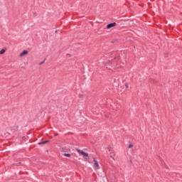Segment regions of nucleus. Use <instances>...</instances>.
<instances>
[{
    "mask_svg": "<svg viewBox=\"0 0 182 182\" xmlns=\"http://www.w3.org/2000/svg\"><path fill=\"white\" fill-rule=\"evenodd\" d=\"M92 160L94 161V168L95 170H99V168H100V166H99V162H97V161L95 158H92Z\"/></svg>",
    "mask_w": 182,
    "mask_h": 182,
    "instance_id": "nucleus-1",
    "label": "nucleus"
},
{
    "mask_svg": "<svg viewBox=\"0 0 182 182\" xmlns=\"http://www.w3.org/2000/svg\"><path fill=\"white\" fill-rule=\"evenodd\" d=\"M77 151L79 154H80L81 156H83V157H87V156H89L88 153H86V152L83 151L82 150L77 149Z\"/></svg>",
    "mask_w": 182,
    "mask_h": 182,
    "instance_id": "nucleus-2",
    "label": "nucleus"
},
{
    "mask_svg": "<svg viewBox=\"0 0 182 182\" xmlns=\"http://www.w3.org/2000/svg\"><path fill=\"white\" fill-rule=\"evenodd\" d=\"M29 53V52L26 50H23L20 54H19V57L20 58H23V56H26V55H28Z\"/></svg>",
    "mask_w": 182,
    "mask_h": 182,
    "instance_id": "nucleus-3",
    "label": "nucleus"
},
{
    "mask_svg": "<svg viewBox=\"0 0 182 182\" xmlns=\"http://www.w3.org/2000/svg\"><path fill=\"white\" fill-rule=\"evenodd\" d=\"M116 26V23H111L107 25V29H111V28H114Z\"/></svg>",
    "mask_w": 182,
    "mask_h": 182,
    "instance_id": "nucleus-4",
    "label": "nucleus"
},
{
    "mask_svg": "<svg viewBox=\"0 0 182 182\" xmlns=\"http://www.w3.org/2000/svg\"><path fill=\"white\" fill-rule=\"evenodd\" d=\"M6 52V49H1L0 50V55H4Z\"/></svg>",
    "mask_w": 182,
    "mask_h": 182,
    "instance_id": "nucleus-5",
    "label": "nucleus"
},
{
    "mask_svg": "<svg viewBox=\"0 0 182 182\" xmlns=\"http://www.w3.org/2000/svg\"><path fill=\"white\" fill-rule=\"evenodd\" d=\"M46 143H49V140H47V141H43V142H40V143H38V144H46Z\"/></svg>",
    "mask_w": 182,
    "mask_h": 182,
    "instance_id": "nucleus-6",
    "label": "nucleus"
},
{
    "mask_svg": "<svg viewBox=\"0 0 182 182\" xmlns=\"http://www.w3.org/2000/svg\"><path fill=\"white\" fill-rule=\"evenodd\" d=\"M65 157H70V154H64Z\"/></svg>",
    "mask_w": 182,
    "mask_h": 182,
    "instance_id": "nucleus-7",
    "label": "nucleus"
},
{
    "mask_svg": "<svg viewBox=\"0 0 182 182\" xmlns=\"http://www.w3.org/2000/svg\"><path fill=\"white\" fill-rule=\"evenodd\" d=\"M129 149H132V147H133L132 144H129V145L128 146Z\"/></svg>",
    "mask_w": 182,
    "mask_h": 182,
    "instance_id": "nucleus-8",
    "label": "nucleus"
},
{
    "mask_svg": "<svg viewBox=\"0 0 182 182\" xmlns=\"http://www.w3.org/2000/svg\"><path fill=\"white\" fill-rule=\"evenodd\" d=\"M90 164L93 163L92 161H89Z\"/></svg>",
    "mask_w": 182,
    "mask_h": 182,
    "instance_id": "nucleus-9",
    "label": "nucleus"
}]
</instances>
